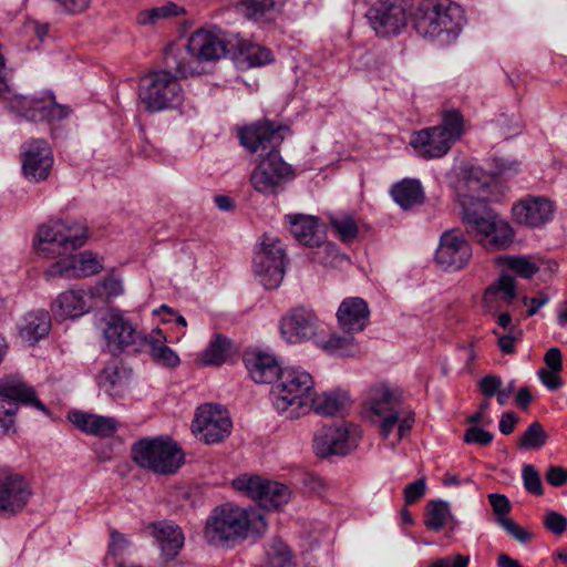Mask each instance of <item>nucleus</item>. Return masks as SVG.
I'll use <instances>...</instances> for the list:
<instances>
[{"instance_id": "obj_1", "label": "nucleus", "mask_w": 567, "mask_h": 567, "mask_svg": "<svg viewBox=\"0 0 567 567\" xmlns=\"http://www.w3.org/2000/svg\"><path fill=\"white\" fill-rule=\"evenodd\" d=\"M86 240V228L76 221L54 220L39 227L37 250L39 254L59 259L45 270L47 277L65 279L89 277L103 268V259L96 254H73Z\"/></svg>"}, {"instance_id": "obj_2", "label": "nucleus", "mask_w": 567, "mask_h": 567, "mask_svg": "<svg viewBox=\"0 0 567 567\" xmlns=\"http://www.w3.org/2000/svg\"><path fill=\"white\" fill-rule=\"evenodd\" d=\"M462 219L466 231L487 251L506 249L514 230L487 205L489 177L478 171L468 172L457 188Z\"/></svg>"}, {"instance_id": "obj_3", "label": "nucleus", "mask_w": 567, "mask_h": 567, "mask_svg": "<svg viewBox=\"0 0 567 567\" xmlns=\"http://www.w3.org/2000/svg\"><path fill=\"white\" fill-rule=\"evenodd\" d=\"M288 131V126L268 120L239 131L240 144L247 151L267 152L249 176L251 187L264 196L279 194L284 184L293 177L292 167L282 159L277 150Z\"/></svg>"}, {"instance_id": "obj_4", "label": "nucleus", "mask_w": 567, "mask_h": 567, "mask_svg": "<svg viewBox=\"0 0 567 567\" xmlns=\"http://www.w3.org/2000/svg\"><path fill=\"white\" fill-rule=\"evenodd\" d=\"M266 529L260 509L225 504L216 507L207 518L204 538L214 547H233L248 537L262 535Z\"/></svg>"}, {"instance_id": "obj_5", "label": "nucleus", "mask_w": 567, "mask_h": 567, "mask_svg": "<svg viewBox=\"0 0 567 567\" xmlns=\"http://www.w3.org/2000/svg\"><path fill=\"white\" fill-rule=\"evenodd\" d=\"M465 23L464 11L452 0L422 2L413 17V27L423 38L444 45L454 41Z\"/></svg>"}, {"instance_id": "obj_6", "label": "nucleus", "mask_w": 567, "mask_h": 567, "mask_svg": "<svg viewBox=\"0 0 567 567\" xmlns=\"http://www.w3.org/2000/svg\"><path fill=\"white\" fill-rule=\"evenodd\" d=\"M312 375L301 367H285L272 385L270 399L274 409L288 420H296L310 411L313 400Z\"/></svg>"}, {"instance_id": "obj_7", "label": "nucleus", "mask_w": 567, "mask_h": 567, "mask_svg": "<svg viewBox=\"0 0 567 567\" xmlns=\"http://www.w3.org/2000/svg\"><path fill=\"white\" fill-rule=\"evenodd\" d=\"M227 53L225 40L210 31L200 29L192 33L188 43L184 49L173 45L164 52L165 66L176 70L182 76L199 74L198 66L194 63L202 61H215L224 58Z\"/></svg>"}, {"instance_id": "obj_8", "label": "nucleus", "mask_w": 567, "mask_h": 567, "mask_svg": "<svg viewBox=\"0 0 567 567\" xmlns=\"http://www.w3.org/2000/svg\"><path fill=\"white\" fill-rule=\"evenodd\" d=\"M166 69L150 71L138 80L137 100L148 113H159L179 107L184 101L182 75Z\"/></svg>"}, {"instance_id": "obj_9", "label": "nucleus", "mask_w": 567, "mask_h": 567, "mask_svg": "<svg viewBox=\"0 0 567 567\" xmlns=\"http://www.w3.org/2000/svg\"><path fill=\"white\" fill-rule=\"evenodd\" d=\"M464 132L463 115L456 110H447L442 114L439 125L414 132L410 145L424 159L445 156Z\"/></svg>"}, {"instance_id": "obj_10", "label": "nucleus", "mask_w": 567, "mask_h": 567, "mask_svg": "<svg viewBox=\"0 0 567 567\" xmlns=\"http://www.w3.org/2000/svg\"><path fill=\"white\" fill-rule=\"evenodd\" d=\"M132 458L141 467L158 474H173L184 462V453L171 439H142L132 447Z\"/></svg>"}, {"instance_id": "obj_11", "label": "nucleus", "mask_w": 567, "mask_h": 567, "mask_svg": "<svg viewBox=\"0 0 567 567\" xmlns=\"http://www.w3.org/2000/svg\"><path fill=\"white\" fill-rule=\"evenodd\" d=\"M402 395L385 383L372 386L367 394L365 416L375 424L383 439L393 432L402 408Z\"/></svg>"}, {"instance_id": "obj_12", "label": "nucleus", "mask_w": 567, "mask_h": 567, "mask_svg": "<svg viewBox=\"0 0 567 567\" xmlns=\"http://www.w3.org/2000/svg\"><path fill=\"white\" fill-rule=\"evenodd\" d=\"M7 90L1 94L0 100L7 102V107L10 111L16 112L30 122L61 121L71 113L69 106L56 103L51 92L42 97H30L13 94L8 85Z\"/></svg>"}, {"instance_id": "obj_13", "label": "nucleus", "mask_w": 567, "mask_h": 567, "mask_svg": "<svg viewBox=\"0 0 567 567\" xmlns=\"http://www.w3.org/2000/svg\"><path fill=\"white\" fill-rule=\"evenodd\" d=\"M285 220L291 235L302 245L318 247L316 259L324 266H334L344 256L340 254L336 245L323 243V234L320 229L319 218L306 214H288Z\"/></svg>"}, {"instance_id": "obj_14", "label": "nucleus", "mask_w": 567, "mask_h": 567, "mask_svg": "<svg viewBox=\"0 0 567 567\" xmlns=\"http://www.w3.org/2000/svg\"><path fill=\"white\" fill-rule=\"evenodd\" d=\"M103 334L109 350L115 353L143 352L145 334L120 309L110 310L103 319Z\"/></svg>"}, {"instance_id": "obj_15", "label": "nucleus", "mask_w": 567, "mask_h": 567, "mask_svg": "<svg viewBox=\"0 0 567 567\" xmlns=\"http://www.w3.org/2000/svg\"><path fill=\"white\" fill-rule=\"evenodd\" d=\"M233 486L266 509H276L288 503L291 494L287 485L257 475H240L233 481Z\"/></svg>"}, {"instance_id": "obj_16", "label": "nucleus", "mask_w": 567, "mask_h": 567, "mask_svg": "<svg viewBox=\"0 0 567 567\" xmlns=\"http://www.w3.org/2000/svg\"><path fill=\"white\" fill-rule=\"evenodd\" d=\"M279 332L282 340L287 343L299 344L315 341L322 332V324L312 310L297 307L281 317Z\"/></svg>"}, {"instance_id": "obj_17", "label": "nucleus", "mask_w": 567, "mask_h": 567, "mask_svg": "<svg viewBox=\"0 0 567 567\" xmlns=\"http://www.w3.org/2000/svg\"><path fill=\"white\" fill-rule=\"evenodd\" d=\"M285 249L280 241L262 243L252 260V270L265 289H277L285 276Z\"/></svg>"}, {"instance_id": "obj_18", "label": "nucleus", "mask_w": 567, "mask_h": 567, "mask_svg": "<svg viewBox=\"0 0 567 567\" xmlns=\"http://www.w3.org/2000/svg\"><path fill=\"white\" fill-rule=\"evenodd\" d=\"M228 412L218 404H204L197 409L192 430L207 444L219 443L230 434Z\"/></svg>"}, {"instance_id": "obj_19", "label": "nucleus", "mask_w": 567, "mask_h": 567, "mask_svg": "<svg viewBox=\"0 0 567 567\" xmlns=\"http://www.w3.org/2000/svg\"><path fill=\"white\" fill-rule=\"evenodd\" d=\"M367 19L378 35H398L406 25V2L379 0L368 10Z\"/></svg>"}, {"instance_id": "obj_20", "label": "nucleus", "mask_w": 567, "mask_h": 567, "mask_svg": "<svg viewBox=\"0 0 567 567\" xmlns=\"http://www.w3.org/2000/svg\"><path fill=\"white\" fill-rule=\"evenodd\" d=\"M472 258V247L463 234L449 229L441 235L435 251V261L444 270L457 271L463 269Z\"/></svg>"}, {"instance_id": "obj_21", "label": "nucleus", "mask_w": 567, "mask_h": 567, "mask_svg": "<svg viewBox=\"0 0 567 567\" xmlns=\"http://www.w3.org/2000/svg\"><path fill=\"white\" fill-rule=\"evenodd\" d=\"M358 445L353 427L349 425L322 426L313 437V450L320 457L347 455Z\"/></svg>"}, {"instance_id": "obj_22", "label": "nucleus", "mask_w": 567, "mask_h": 567, "mask_svg": "<svg viewBox=\"0 0 567 567\" xmlns=\"http://www.w3.org/2000/svg\"><path fill=\"white\" fill-rule=\"evenodd\" d=\"M0 398L7 401L8 404V408H4V417L0 416V429L3 433L14 431L13 415L18 411V402L35 406L43 412L47 411L42 402L37 399L33 389L14 380H0Z\"/></svg>"}, {"instance_id": "obj_23", "label": "nucleus", "mask_w": 567, "mask_h": 567, "mask_svg": "<svg viewBox=\"0 0 567 567\" xmlns=\"http://www.w3.org/2000/svg\"><path fill=\"white\" fill-rule=\"evenodd\" d=\"M31 495V487L23 476L0 472V518L16 516L27 506Z\"/></svg>"}, {"instance_id": "obj_24", "label": "nucleus", "mask_w": 567, "mask_h": 567, "mask_svg": "<svg viewBox=\"0 0 567 567\" xmlns=\"http://www.w3.org/2000/svg\"><path fill=\"white\" fill-rule=\"evenodd\" d=\"M22 172L31 182L44 181L53 165L52 151L44 140H31L22 145Z\"/></svg>"}, {"instance_id": "obj_25", "label": "nucleus", "mask_w": 567, "mask_h": 567, "mask_svg": "<svg viewBox=\"0 0 567 567\" xmlns=\"http://www.w3.org/2000/svg\"><path fill=\"white\" fill-rule=\"evenodd\" d=\"M368 302L360 297L344 298L338 310L337 320L340 329L348 334L363 331L370 321Z\"/></svg>"}, {"instance_id": "obj_26", "label": "nucleus", "mask_w": 567, "mask_h": 567, "mask_svg": "<svg viewBox=\"0 0 567 567\" xmlns=\"http://www.w3.org/2000/svg\"><path fill=\"white\" fill-rule=\"evenodd\" d=\"M513 216L522 225L538 227L554 215V204L542 196H527L513 206Z\"/></svg>"}, {"instance_id": "obj_27", "label": "nucleus", "mask_w": 567, "mask_h": 567, "mask_svg": "<svg viewBox=\"0 0 567 567\" xmlns=\"http://www.w3.org/2000/svg\"><path fill=\"white\" fill-rule=\"evenodd\" d=\"M244 362L256 383H270L282 370L274 354L259 350L245 352Z\"/></svg>"}, {"instance_id": "obj_28", "label": "nucleus", "mask_w": 567, "mask_h": 567, "mask_svg": "<svg viewBox=\"0 0 567 567\" xmlns=\"http://www.w3.org/2000/svg\"><path fill=\"white\" fill-rule=\"evenodd\" d=\"M150 527L164 558L174 559L184 546L182 528L166 520L153 523Z\"/></svg>"}, {"instance_id": "obj_29", "label": "nucleus", "mask_w": 567, "mask_h": 567, "mask_svg": "<svg viewBox=\"0 0 567 567\" xmlns=\"http://www.w3.org/2000/svg\"><path fill=\"white\" fill-rule=\"evenodd\" d=\"M89 299V290L71 288L56 297L52 311L61 318H76L90 311Z\"/></svg>"}, {"instance_id": "obj_30", "label": "nucleus", "mask_w": 567, "mask_h": 567, "mask_svg": "<svg viewBox=\"0 0 567 567\" xmlns=\"http://www.w3.org/2000/svg\"><path fill=\"white\" fill-rule=\"evenodd\" d=\"M146 351L151 359L164 368H176L181 363L178 354L167 346L166 334L158 328L145 334L143 352Z\"/></svg>"}, {"instance_id": "obj_31", "label": "nucleus", "mask_w": 567, "mask_h": 567, "mask_svg": "<svg viewBox=\"0 0 567 567\" xmlns=\"http://www.w3.org/2000/svg\"><path fill=\"white\" fill-rule=\"evenodd\" d=\"M70 422L86 434L111 436L117 430V421L112 416H102L81 411L69 413Z\"/></svg>"}, {"instance_id": "obj_32", "label": "nucleus", "mask_w": 567, "mask_h": 567, "mask_svg": "<svg viewBox=\"0 0 567 567\" xmlns=\"http://www.w3.org/2000/svg\"><path fill=\"white\" fill-rule=\"evenodd\" d=\"M20 337L30 344L37 343L49 334L51 330V318L45 310L28 312L20 321Z\"/></svg>"}, {"instance_id": "obj_33", "label": "nucleus", "mask_w": 567, "mask_h": 567, "mask_svg": "<svg viewBox=\"0 0 567 567\" xmlns=\"http://www.w3.org/2000/svg\"><path fill=\"white\" fill-rule=\"evenodd\" d=\"M349 401V396L344 391H328L320 395L313 391V400L310 404V410L317 414L334 416L341 414Z\"/></svg>"}, {"instance_id": "obj_34", "label": "nucleus", "mask_w": 567, "mask_h": 567, "mask_svg": "<svg viewBox=\"0 0 567 567\" xmlns=\"http://www.w3.org/2000/svg\"><path fill=\"white\" fill-rule=\"evenodd\" d=\"M393 200L403 209H409L423 202L424 192L417 179H403L391 189Z\"/></svg>"}, {"instance_id": "obj_35", "label": "nucleus", "mask_w": 567, "mask_h": 567, "mask_svg": "<svg viewBox=\"0 0 567 567\" xmlns=\"http://www.w3.org/2000/svg\"><path fill=\"white\" fill-rule=\"evenodd\" d=\"M516 298V281L512 276L502 275L484 292V303L492 308L493 302L502 301L511 305Z\"/></svg>"}, {"instance_id": "obj_36", "label": "nucleus", "mask_w": 567, "mask_h": 567, "mask_svg": "<svg viewBox=\"0 0 567 567\" xmlns=\"http://www.w3.org/2000/svg\"><path fill=\"white\" fill-rule=\"evenodd\" d=\"M285 2L286 0H243L239 8L247 18L258 22L271 19Z\"/></svg>"}, {"instance_id": "obj_37", "label": "nucleus", "mask_w": 567, "mask_h": 567, "mask_svg": "<svg viewBox=\"0 0 567 567\" xmlns=\"http://www.w3.org/2000/svg\"><path fill=\"white\" fill-rule=\"evenodd\" d=\"M449 520H453V515L447 502L437 499L427 503L424 524L430 530H442Z\"/></svg>"}, {"instance_id": "obj_38", "label": "nucleus", "mask_w": 567, "mask_h": 567, "mask_svg": "<svg viewBox=\"0 0 567 567\" xmlns=\"http://www.w3.org/2000/svg\"><path fill=\"white\" fill-rule=\"evenodd\" d=\"M184 9L174 2H166L163 6L143 10L138 13L136 21L141 25H155L159 21L178 17Z\"/></svg>"}, {"instance_id": "obj_39", "label": "nucleus", "mask_w": 567, "mask_h": 567, "mask_svg": "<svg viewBox=\"0 0 567 567\" xmlns=\"http://www.w3.org/2000/svg\"><path fill=\"white\" fill-rule=\"evenodd\" d=\"M293 558L288 546L279 538H274L266 548L261 567H293Z\"/></svg>"}, {"instance_id": "obj_40", "label": "nucleus", "mask_w": 567, "mask_h": 567, "mask_svg": "<svg viewBox=\"0 0 567 567\" xmlns=\"http://www.w3.org/2000/svg\"><path fill=\"white\" fill-rule=\"evenodd\" d=\"M230 355V341L226 337L216 334L203 351L200 360L205 365H220Z\"/></svg>"}, {"instance_id": "obj_41", "label": "nucleus", "mask_w": 567, "mask_h": 567, "mask_svg": "<svg viewBox=\"0 0 567 567\" xmlns=\"http://www.w3.org/2000/svg\"><path fill=\"white\" fill-rule=\"evenodd\" d=\"M239 54L248 68L262 66L274 61V55L269 49L250 41L239 43Z\"/></svg>"}, {"instance_id": "obj_42", "label": "nucleus", "mask_w": 567, "mask_h": 567, "mask_svg": "<svg viewBox=\"0 0 567 567\" xmlns=\"http://www.w3.org/2000/svg\"><path fill=\"white\" fill-rule=\"evenodd\" d=\"M124 292L123 280L115 275H109L97 285L89 289L90 298L109 301Z\"/></svg>"}, {"instance_id": "obj_43", "label": "nucleus", "mask_w": 567, "mask_h": 567, "mask_svg": "<svg viewBox=\"0 0 567 567\" xmlns=\"http://www.w3.org/2000/svg\"><path fill=\"white\" fill-rule=\"evenodd\" d=\"M126 370L112 362L106 364L97 375V383L110 395L121 386L126 379Z\"/></svg>"}, {"instance_id": "obj_44", "label": "nucleus", "mask_w": 567, "mask_h": 567, "mask_svg": "<svg viewBox=\"0 0 567 567\" xmlns=\"http://www.w3.org/2000/svg\"><path fill=\"white\" fill-rule=\"evenodd\" d=\"M324 348L332 354L350 357L358 351V344L352 334H332L324 343Z\"/></svg>"}, {"instance_id": "obj_45", "label": "nucleus", "mask_w": 567, "mask_h": 567, "mask_svg": "<svg viewBox=\"0 0 567 567\" xmlns=\"http://www.w3.org/2000/svg\"><path fill=\"white\" fill-rule=\"evenodd\" d=\"M330 225L338 237L344 243L352 241L358 235V225L355 220L349 215L331 216Z\"/></svg>"}, {"instance_id": "obj_46", "label": "nucleus", "mask_w": 567, "mask_h": 567, "mask_svg": "<svg viewBox=\"0 0 567 567\" xmlns=\"http://www.w3.org/2000/svg\"><path fill=\"white\" fill-rule=\"evenodd\" d=\"M547 441V434L538 422H533L528 425L524 434L518 441V445L524 450H539Z\"/></svg>"}, {"instance_id": "obj_47", "label": "nucleus", "mask_w": 567, "mask_h": 567, "mask_svg": "<svg viewBox=\"0 0 567 567\" xmlns=\"http://www.w3.org/2000/svg\"><path fill=\"white\" fill-rule=\"evenodd\" d=\"M499 261L504 262L511 271L524 279L532 278L538 271L537 266L527 257H504Z\"/></svg>"}, {"instance_id": "obj_48", "label": "nucleus", "mask_w": 567, "mask_h": 567, "mask_svg": "<svg viewBox=\"0 0 567 567\" xmlns=\"http://www.w3.org/2000/svg\"><path fill=\"white\" fill-rule=\"evenodd\" d=\"M522 478L525 489L533 494L540 496L544 494L543 483L539 473L532 464H524L522 467Z\"/></svg>"}, {"instance_id": "obj_49", "label": "nucleus", "mask_w": 567, "mask_h": 567, "mask_svg": "<svg viewBox=\"0 0 567 567\" xmlns=\"http://www.w3.org/2000/svg\"><path fill=\"white\" fill-rule=\"evenodd\" d=\"M499 526L506 532L508 536L522 545L528 544L533 538V534L530 532L518 525L511 517L507 519H499Z\"/></svg>"}, {"instance_id": "obj_50", "label": "nucleus", "mask_w": 567, "mask_h": 567, "mask_svg": "<svg viewBox=\"0 0 567 567\" xmlns=\"http://www.w3.org/2000/svg\"><path fill=\"white\" fill-rule=\"evenodd\" d=\"M543 524L548 532L556 536H560L567 530V518L555 511L544 515Z\"/></svg>"}, {"instance_id": "obj_51", "label": "nucleus", "mask_w": 567, "mask_h": 567, "mask_svg": "<svg viewBox=\"0 0 567 567\" xmlns=\"http://www.w3.org/2000/svg\"><path fill=\"white\" fill-rule=\"evenodd\" d=\"M488 501L495 514V520L498 525L499 519L509 518L507 514L511 512L512 505L509 499L505 495L492 493L488 495Z\"/></svg>"}, {"instance_id": "obj_52", "label": "nucleus", "mask_w": 567, "mask_h": 567, "mask_svg": "<svg viewBox=\"0 0 567 567\" xmlns=\"http://www.w3.org/2000/svg\"><path fill=\"white\" fill-rule=\"evenodd\" d=\"M493 434L475 425L470 426L464 434V441L470 444L488 445Z\"/></svg>"}, {"instance_id": "obj_53", "label": "nucleus", "mask_w": 567, "mask_h": 567, "mask_svg": "<svg viewBox=\"0 0 567 567\" xmlns=\"http://www.w3.org/2000/svg\"><path fill=\"white\" fill-rule=\"evenodd\" d=\"M426 489V483L424 478H419L410 484H408L404 488V501L408 505L417 502L424 494Z\"/></svg>"}, {"instance_id": "obj_54", "label": "nucleus", "mask_w": 567, "mask_h": 567, "mask_svg": "<svg viewBox=\"0 0 567 567\" xmlns=\"http://www.w3.org/2000/svg\"><path fill=\"white\" fill-rule=\"evenodd\" d=\"M502 386V379L497 375H486L482 378L478 382L480 391L486 398H492L497 394L499 388Z\"/></svg>"}, {"instance_id": "obj_55", "label": "nucleus", "mask_w": 567, "mask_h": 567, "mask_svg": "<svg viewBox=\"0 0 567 567\" xmlns=\"http://www.w3.org/2000/svg\"><path fill=\"white\" fill-rule=\"evenodd\" d=\"M414 424V414L411 411H405L401 408L400 417L395 426H398V440L401 441L412 429Z\"/></svg>"}, {"instance_id": "obj_56", "label": "nucleus", "mask_w": 567, "mask_h": 567, "mask_svg": "<svg viewBox=\"0 0 567 567\" xmlns=\"http://www.w3.org/2000/svg\"><path fill=\"white\" fill-rule=\"evenodd\" d=\"M493 175H512L518 172V163L511 158L497 157L494 159Z\"/></svg>"}, {"instance_id": "obj_57", "label": "nucleus", "mask_w": 567, "mask_h": 567, "mask_svg": "<svg viewBox=\"0 0 567 567\" xmlns=\"http://www.w3.org/2000/svg\"><path fill=\"white\" fill-rule=\"evenodd\" d=\"M547 482L555 487L567 483V470L561 466H550L546 472Z\"/></svg>"}, {"instance_id": "obj_58", "label": "nucleus", "mask_w": 567, "mask_h": 567, "mask_svg": "<svg viewBox=\"0 0 567 567\" xmlns=\"http://www.w3.org/2000/svg\"><path fill=\"white\" fill-rule=\"evenodd\" d=\"M470 556L457 554L453 559L449 557L436 559L430 567H468Z\"/></svg>"}, {"instance_id": "obj_59", "label": "nucleus", "mask_w": 567, "mask_h": 567, "mask_svg": "<svg viewBox=\"0 0 567 567\" xmlns=\"http://www.w3.org/2000/svg\"><path fill=\"white\" fill-rule=\"evenodd\" d=\"M559 371L540 370L538 377L544 385L549 390L555 391L561 386V381L558 377Z\"/></svg>"}, {"instance_id": "obj_60", "label": "nucleus", "mask_w": 567, "mask_h": 567, "mask_svg": "<svg viewBox=\"0 0 567 567\" xmlns=\"http://www.w3.org/2000/svg\"><path fill=\"white\" fill-rule=\"evenodd\" d=\"M548 302H549V297L547 295H544V293H540L539 296L534 297V298H528V297H524L523 298V303L524 305H530L528 310H527V313H526L527 317H533L534 315H536L537 311L542 307L547 305Z\"/></svg>"}, {"instance_id": "obj_61", "label": "nucleus", "mask_w": 567, "mask_h": 567, "mask_svg": "<svg viewBox=\"0 0 567 567\" xmlns=\"http://www.w3.org/2000/svg\"><path fill=\"white\" fill-rule=\"evenodd\" d=\"M545 363L548 367V370L551 371H561L563 362H561V353L558 348H550L545 354Z\"/></svg>"}, {"instance_id": "obj_62", "label": "nucleus", "mask_w": 567, "mask_h": 567, "mask_svg": "<svg viewBox=\"0 0 567 567\" xmlns=\"http://www.w3.org/2000/svg\"><path fill=\"white\" fill-rule=\"evenodd\" d=\"M65 12L78 13L85 10L91 0H54Z\"/></svg>"}, {"instance_id": "obj_63", "label": "nucleus", "mask_w": 567, "mask_h": 567, "mask_svg": "<svg viewBox=\"0 0 567 567\" xmlns=\"http://www.w3.org/2000/svg\"><path fill=\"white\" fill-rule=\"evenodd\" d=\"M128 546L127 538L117 532L111 533L110 553L113 556L120 555Z\"/></svg>"}, {"instance_id": "obj_64", "label": "nucleus", "mask_w": 567, "mask_h": 567, "mask_svg": "<svg viewBox=\"0 0 567 567\" xmlns=\"http://www.w3.org/2000/svg\"><path fill=\"white\" fill-rule=\"evenodd\" d=\"M516 423H517L516 415L513 412H506L502 415V417L499 420L498 429L502 434L509 435L511 433H513Z\"/></svg>"}]
</instances>
